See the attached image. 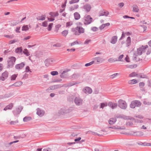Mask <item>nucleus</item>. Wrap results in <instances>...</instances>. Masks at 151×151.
Listing matches in <instances>:
<instances>
[{
	"mask_svg": "<svg viewBox=\"0 0 151 151\" xmlns=\"http://www.w3.org/2000/svg\"><path fill=\"white\" fill-rule=\"evenodd\" d=\"M148 47L147 45H142L138 48L136 53V56L141 55L142 53L145 52Z\"/></svg>",
	"mask_w": 151,
	"mask_h": 151,
	"instance_id": "obj_1",
	"label": "nucleus"
},
{
	"mask_svg": "<svg viewBox=\"0 0 151 151\" xmlns=\"http://www.w3.org/2000/svg\"><path fill=\"white\" fill-rule=\"evenodd\" d=\"M118 106L121 109L125 110L127 108V105L126 101L122 99H119L117 102Z\"/></svg>",
	"mask_w": 151,
	"mask_h": 151,
	"instance_id": "obj_2",
	"label": "nucleus"
},
{
	"mask_svg": "<svg viewBox=\"0 0 151 151\" xmlns=\"http://www.w3.org/2000/svg\"><path fill=\"white\" fill-rule=\"evenodd\" d=\"M16 58L12 56L9 58L7 60V68H12L14 64Z\"/></svg>",
	"mask_w": 151,
	"mask_h": 151,
	"instance_id": "obj_3",
	"label": "nucleus"
},
{
	"mask_svg": "<svg viewBox=\"0 0 151 151\" xmlns=\"http://www.w3.org/2000/svg\"><path fill=\"white\" fill-rule=\"evenodd\" d=\"M92 18L90 15H88L85 17L83 20V22L85 25L91 24L92 22Z\"/></svg>",
	"mask_w": 151,
	"mask_h": 151,
	"instance_id": "obj_4",
	"label": "nucleus"
},
{
	"mask_svg": "<svg viewBox=\"0 0 151 151\" xmlns=\"http://www.w3.org/2000/svg\"><path fill=\"white\" fill-rule=\"evenodd\" d=\"M141 105V102L139 101L135 100L132 101L130 105V107L132 109L136 107L139 106Z\"/></svg>",
	"mask_w": 151,
	"mask_h": 151,
	"instance_id": "obj_5",
	"label": "nucleus"
},
{
	"mask_svg": "<svg viewBox=\"0 0 151 151\" xmlns=\"http://www.w3.org/2000/svg\"><path fill=\"white\" fill-rule=\"evenodd\" d=\"M115 117L116 118H121L125 120H132L133 119V117L129 116H127L123 114H118L115 116Z\"/></svg>",
	"mask_w": 151,
	"mask_h": 151,
	"instance_id": "obj_6",
	"label": "nucleus"
},
{
	"mask_svg": "<svg viewBox=\"0 0 151 151\" xmlns=\"http://www.w3.org/2000/svg\"><path fill=\"white\" fill-rule=\"evenodd\" d=\"M83 100L79 97H76L74 100V102L77 106L81 105L83 103Z\"/></svg>",
	"mask_w": 151,
	"mask_h": 151,
	"instance_id": "obj_7",
	"label": "nucleus"
},
{
	"mask_svg": "<svg viewBox=\"0 0 151 151\" xmlns=\"http://www.w3.org/2000/svg\"><path fill=\"white\" fill-rule=\"evenodd\" d=\"M108 106L113 109L117 108V104L116 103L110 101L108 103Z\"/></svg>",
	"mask_w": 151,
	"mask_h": 151,
	"instance_id": "obj_8",
	"label": "nucleus"
},
{
	"mask_svg": "<svg viewBox=\"0 0 151 151\" xmlns=\"http://www.w3.org/2000/svg\"><path fill=\"white\" fill-rule=\"evenodd\" d=\"M78 83H79L78 82H75L74 81H72L70 82H69L68 83L64 84L62 86L65 87H69L72 86L73 85H75L76 84H78Z\"/></svg>",
	"mask_w": 151,
	"mask_h": 151,
	"instance_id": "obj_9",
	"label": "nucleus"
},
{
	"mask_svg": "<svg viewBox=\"0 0 151 151\" xmlns=\"http://www.w3.org/2000/svg\"><path fill=\"white\" fill-rule=\"evenodd\" d=\"M8 76V73L7 71H5L2 74V76L0 77V80L4 81L7 78Z\"/></svg>",
	"mask_w": 151,
	"mask_h": 151,
	"instance_id": "obj_10",
	"label": "nucleus"
},
{
	"mask_svg": "<svg viewBox=\"0 0 151 151\" xmlns=\"http://www.w3.org/2000/svg\"><path fill=\"white\" fill-rule=\"evenodd\" d=\"M83 8L87 12H89L91 8V5L89 4H86L83 7Z\"/></svg>",
	"mask_w": 151,
	"mask_h": 151,
	"instance_id": "obj_11",
	"label": "nucleus"
},
{
	"mask_svg": "<svg viewBox=\"0 0 151 151\" xmlns=\"http://www.w3.org/2000/svg\"><path fill=\"white\" fill-rule=\"evenodd\" d=\"M109 14V12L107 11H101L99 13V16H105L107 17Z\"/></svg>",
	"mask_w": 151,
	"mask_h": 151,
	"instance_id": "obj_12",
	"label": "nucleus"
},
{
	"mask_svg": "<svg viewBox=\"0 0 151 151\" xmlns=\"http://www.w3.org/2000/svg\"><path fill=\"white\" fill-rule=\"evenodd\" d=\"M83 91L86 94H90L92 92L91 89L88 87H86L83 89Z\"/></svg>",
	"mask_w": 151,
	"mask_h": 151,
	"instance_id": "obj_13",
	"label": "nucleus"
},
{
	"mask_svg": "<svg viewBox=\"0 0 151 151\" xmlns=\"http://www.w3.org/2000/svg\"><path fill=\"white\" fill-rule=\"evenodd\" d=\"M45 114L44 111L42 110L40 108H38L37 109V114L39 116H42Z\"/></svg>",
	"mask_w": 151,
	"mask_h": 151,
	"instance_id": "obj_14",
	"label": "nucleus"
},
{
	"mask_svg": "<svg viewBox=\"0 0 151 151\" xmlns=\"http://www.w3.org/2000/svg\"><path fill=\"white\" fill-rule=\"evenodd\" d=\"M76 29L80 33V35L81 33H84L85 32L84 29L81 27L77 26L76 27Z\"/></svg>",
	"mask_w": 151,
	"mask_h": 151,
	"instance_id": "obj_15",
	"label": "nucleus"
},
{
	"mask_svg": "<svg viewBox=\"0 0 151 151\" xmlns=\"http://www.w3.org/2000/svg\"><path fill=\"white\" fill-rule=\"evenodd\" d=\"M53 60L52 59L48 58L46 59L45 61V65L47 66H49L52 62H53Z\"/></svg>",
	"mask_w": 151,
	"mask_h": 151,
	"instance_id": "obj_16",
	"label": "nucleus"
},
{
	"mask_svg": "<svg viewBox=\"0 0 151 151\" xmlns=\"http://www.w3.org/2000/svg\"><path fill=\"white\" fill-rule=\"evenodd\" d=\"M25 65L24 63H22L20 64H17L15 65V68L16 69L19 70L22 68Z\"/></svg>",
	"mask_w": 151,
	"mask_h": 151,
	"instance_id": "obj_17",
	"label": "nucleus"
},
{
	"mask_svg": "<svg viewBox=\"0 0 151 151\" xmlns=\"http://www.w3.org/2000/svg\"><path fill=\"white\" fill-rule=\"evenodd\" d=\"M131 39L130 37H128L126 41L125 45L127 47H128L131 45Z\"/></svg>",
	"mask_w": 151,
	"mask_h": 151,
	"instance_id": "obj_18",
	"label": "nucleus"
},
{
	"mask_svg": "<svg viewBox=\"0 0 151 151\" xmlns=\"http://www.w3.org/2000/svg\"><path fill=\"white\" fill-rule=\"evenodd\" d=\"M117 40V37L116 36H114L112 37L110 42L112 44H115L116 43Z\"/></svg>",
	"mask_w": 151,
	"mask_h": 151,
	"instance_id": "obj_19",
	"label": "nucleus"
},
{
	"mask_svg": "<svg viewBox=\"0 0 151 151\" xmlns=\"http://www.w3.org/2000/svg\"><path fill=\"white\" fill-rule=\"evenodd\" d=\"M49 15L51 17L54 18L55 17L58 16L59 14L58 12H50L49 13Z\"/></svg>",
	"mask_w": 151,
	"mask_h": 151,
	"instance_id": "obj_20",
	"label": "nucleus"
},
{
	"mask_svg": "<svg viewBox=\"0 0 151 151\" xmlns=\"http://www.w3.org/2000/svg\"><path fill=\"white\" fill-rule=\"evenodd\" d=\"M116 118H111L109 120V123L110 124H114L116 121Z\"/></svg>",
	"mask_w": 151,
	"mask_h": 151,
	"instance_id": "obj_21",
	"label": "nucleus"
},
{
	"mask_svg": "<svg viewBox=\"0 0 151 151\" xmlns=\"http://www.w3.org/2000/svg\"><path fill=\"white\" fill-rule=\"evenodd\" d=\"M13 106V104L10 103L9 105L6 106L4 109V110L6 111L8 109H11Z\"/></svg>",
	"mask_w": 151,
	"mask_h": 151,
	"instance_id": "obj_22",
	"label": "nucleus"
},
{
	"mask_svg": "<svg viewBox=\"0 0 151 151\" xmlns=\"http://www.w3.org/2000/svg\"><path fill=\"white\" fill-rule=\"evenodd\" d=\"M62 87V86H61L60 85H56L51 86L50 88V89L53 90L60 88Z\"/></svg>",
	"mask_w": 151,
	"mask_h": 151,
	"instance_id": "obj_23",
	"label": "nucleus"
},
{
	"mask_svg": "<svg viewBox=\"0 0 151 151\" xmlns=\"http://www.w3.org/2000/svg\"><path fill=\"white\" fill-rule=\"evenodd\" d=\"M21 109L19 108H16L15 110L13 111V112L14 115H16L19 114L21 111Z\"/></svg>",
	"mask_w": 151,
	"mask_h": 151,
	"instance_id": "obj_24",
	"label": "nucleus"
},
{
	"mask_svg": "<svg viewBox=\"0 0 151 151\" xmlns=\"http://www.w3.org/2000/svg\"><path fill=\"white\" fill-rule=\"evenodd\" d=\"M94 60L99 63H101L104 61V59L100 57L95 58Z\"/></svg>",
	"mask_w": 151,
	"mask_h": 151,
	"instance_id": "obj_25",
	"label": "nucleus"
},
{
	"mask_svg": "<svg viewBox=\"0 0 151 151\" xmlns=\"http://www.w3.org/2000/svg\"><path fill=\"white\" fill-rule=\"evenodd\" d=\"M75 19L76 20H78L80 18V14L77 12L75 13L74 14Z\"/></svg>",
	"mask_w": 151,
	"mask_h": 151,
	"instance_id": "obj_26",
	"label": "nucleus"
},
{
	"mask_svg": "<svg viewBox=\"0 0 151 151\" xmlns=\"http://www.w3.org/2000/svg\"><path fill=\"white\" fill-rule=\"evenodd\" d=\"M22 84V82L21 81L17 82L15 83L12 86H14L16 87L20 86Z\"/></svg>",
	"mask_w": 151,
	"mask_h": 151,
	"instance_id": "obj_27",
	"label": "nucleus"
},
{
	"mask_svg": "<svg viewBox=\"0 0 151 151\" xmlns=\"http://www.w3.org/2000/svg\"><path fill=\"white\" fill-rule=\"evenodd\" d=\"M45 17L46 16L45 15H42L37 17V19L38 20H44L45 19Z\"/></svg>",
	"mask_w": 151,
	"mask_h": 151,
	"instance_id": "obj_28",
	"label": "nucleus"
},
{
	"mask_svg": "<svg viewBox=\"0 0 151 151\" xmlns=\"http://www.w3.org/2000/svg\"><path fill=\"white\" fill-rule=\"evenodd\" d=\"M133 11L134 12H139V9L137 6L134 5L133 6Z\"/></svg>",
	"mask_w": 151,
	"mask_h": 151,
	"instance_id": "obj_29",
	"label": "nucleus"
},
{
	"mask_svg": "<svg viewBox=\"0 0 151 151\" xmlns=\"http://www.w3.org/2000/svg\"><path fill=\"white\" fill-rule=\"evenodd\" d=\"M108 106V103L106 102L101 103L100 105V108L103 109L104 107H106Z\"/></svg>",
	"mask_w": 151,
	"mask_h": 151,
	"instance_id": "obj_30",
	"label": "nucleus"
},
{
	"mask_svg": "<svg viewBox=\"0 0 151 151\" xmlns=\"http://www.w3.org/2000/svg\"><path fill=\"white\" fill-rule=\"evenodd\" d=\"M128 68L132 69L133 68H135L137 66V65L136 64L133 65H125Z\"/></svg>",
	"mask_w": 151,
	"mask_h": 151,
	"instance_id": "obj_31",
	"label": "nucleus"
},
{
	"mask_svg": "<svg viewBox=\"0 0 151 151\" xmlns=\"http://www.w3.org/2000/svg\"><path fill=\"white\" fill-rule=\"evenodd\" d=\"M109 128H112V129H125V128H124V127H120L118 126L117 127H116L115 126H113L111 127H109Z\"/></svg>",
	"mask_w": 151,
	"mask_h": 151,
	"instance_id": "obj_32",
	"label": "nucleus"
},
{
	"mask_svg": "<svg viewBox=\"0 0 151 151\" xmlns=\"http://www.w3.org/2000/svg\"><path fill=\"white\" fill-rule=\"evenodd\" d=\"M137 83V80L135 79H132L128 81V83L130 84H133Z\"/></svg>",
	"mask_w": 151,
	"mask_h": 151,
	"instance_id": "obj_33",
	"label": "nucleus"
},
{
	"mask_svg": "<svg viewBox=\"0 0 151 151\" xmlns=\"http://www.w3.org/2000/svg\"><path fill=\"white\" fill-rule=\"evenodd\" d=\"M23 53L25 55L27 56H28L30 55V54L28 50L27 49H24L23 51Z\"/></svg>",
	"mask_w": 151,
	"mask_h": 151,
	"instance_id": "obj_34",
	"label": "nucleus"
},
{
	"mask_svg": "<svg viewBox=\"0 0 151 151\" xmlns=\"http://www.w3.org/2000/svg\"><path fill=\"white\" fill-rule=\"evenodd\" d=\"M80 76V75L79 74H73L72 76V78L74 79H77Z\"/></svg>",
	"mask_w": 151,
	"mask_h": 151,
	"instance_id": "obj_35",
	"label": "nucleus"
},
{
	"mask_svg": "<svg viewBox=\"0 0 151 151\" xmlns=\"http://www.w3.org/2000/svg\"><path fill=\"white\" fill-rule=\"evenodd\" d=\"M22 52V47L17 48L15 50V52L17 53H20Z\"/></svg>",
	"mask_w": 151,
	"mask_h": 151,
	"instance_id": "obj_36",
	"label": "nucleus"
},
{
	"mask_svg": "<svg viewBox=\"0 0 151 151\" xmlns=\"http://www.w3.org/2000/svg\"><path fill=\"white\" fill-rule=\"evenodd\" d=\"M81 44V42H79L78 41L76 40V41H74L73 42L71 43L70 44V46H72L73 45H74L76 44Z\"/></svg>",
	"mask_w": 151,
	"mask_h": 151,
	"instance_id": "obj_37",
	"label": "nucleus"
},
{
	"mask_svg": "<svg viewBox=\"0 0 151 151\" xmlns=\"http://www.w3.org/2000/svg\"><path fill=\"white\" fill-rule=\"evenodd\" d=\"M29 29V28L27 25L23 26L22 27V31H27Z\"/></svg>",
	"mask_w": 151,
	"mask_h": 151,
	"instance_id": "obj_38",
	"label": "nucleus"
},
{
	"mask_svg": "<svg viewBox=\"0 0 151 151\" xmlns=\"http://www.w3.org/2000/svg\"><path fill=\"white\" fill-rule=\"evenodd\" d=\"M68 33V31L67 30H65L63 31L62 32V35L64 36H66L67 35Z\"/></svg>",
	"mask_w": 151,
	"mask_h": 151,
	"instance_id": "obj_39",
	"label": "nucleus"
},
{
	"mask_svg": "<svg viewBox=\"0 0 151 151\" xmlns=\"http://www.w3.org/2000/svg\"><path fill=\"white\" fill-rule=\"evenodd\" d=\"M143 104L145 105H150L151 104V102L147 101L146 100H144L143 101Z\"/></svg>",
	"mask_w": 151,
	"mask_h": 151,
	"instance_id": "obj_40",
	"label": "nucleus"
},
{
	"mask_svg": "<svg viewBox=\"0 0 151 151\" xmlns=\"http://www.w3.org/2000/svg\"><path fill=\"white\" fill-rule=\"evenodd\" d=\"M31 119V117H25L23 118V121L24 122H27Z\"/></svg>",
	"mask_w": 151,
	"mask_h": 151,
	"instance_id": "obj_41",
	"label": "nucleus"
},
{
	"mask_svg": "<svg viewBox=\"0 0 151 151\" xmlns=\"http://www.w3.org/2000/svg\"><path fill=\"white\" fill-rule=\"evenodd\" d=\"M79 1V0H71V1H69V4H72L78 2Z\"/></svg>",
	"mask_w": 151,
	"mask_h": 151,
	"instance_id": "obj_42",
	"label": "nucleus"
},
{
	"mask_svg": "<svg viewBox=\"0 0 151 151\" xmlns=\"http://www.w3.org/2000/svg\"><path fill=\"white\" fill-rule=\"evenodd\" d=\"M65 112V110L64 109H61L59 111V113L61 114H64Z\"/></svg>",
	"mask_w": 151,
	"mask_h": 151,
	"instance_id": "obj_43",
	"label": "nucleus"
},
{
	"mask_svg": "<svg viewBox=\"0 0 151 151\" xmlns=\"http://www.w3.org/2000/svg\"><path fill=\"white\" fill-rule=\"evenodd\" d=\"M108 61L110 63H112L117 61L116 60L112 58H110L108 60Z\"/></svg>",
	"mask_w": 151,
	"mask_h": 151,
	"instance_id": "obj_44",
	"label": "nucleus"
},
{
	"mask_svg": "<svg viewBox=\"0 0 151 151\" xmlns=\"http://www.w3.org/2000/svg\"><path fill=\"white\" fill-rule=\"evenodd\" d=\"M53 25V23H50L48 26V27L47 28V30L48 31H50L51 30V29L52 28V26Z\"/></svg>",
	"mask_w": 151,
	"mask_h": 151,
	"instance_id": "obj_45",
	"label": "nucleus"
},
{
	"mask_svg": "<svg viewBox=\"0 0 151 151\" xmlns=\"http://www.w3.org/2000/svg\"><path fill=\"white\" fill-rule=\"evenodd\" d=\"M133 119H132V120H131L134 121V122H137V123H142V121L141 120H138V119H135L134 118H133Z\"/></svg>",
	"mask_w": 151,
	"mask_h": 151,
	"instance_id": "obj_46",
	"label": "nucleus"
},
{
	"mask_svg": "<svg viewBox=\"0 0 151 151\" xmlns=\"http://www.w3.org/2000/svg\"><path fill=\"white\" fill-rule=\"evenodd\" d=\"M124 57V55L122 54L121 55H120L119 58L118 60H116L117 61H122V59Z\"/></svg>",
	"mask_w": 151,
	"mask_h": 151,
	"instance_id": "obj_47",
	"label": "nucleus"
},
{
	"mask_svg": "<svg viewBox=\"0 0 151 151\" xmlns=\"http://www.w3.org/2000/svg\"><path fill=\"white\" fill-rule=\"evenodd\" d=\"M50 74L52 76H55L58 74V72L57 71H52L51 72Z\"/></svg>",
	"mask_w": 151,
	"mask_h": 151,
	"instance_id": "obj_48",
	"label": "nucleus"
},
{
	"mask_svg": "<svg viewBox=\"0 0 151 151\" xmlns=\"http://www.w3.org/2000/svg\"><path fill=\"white\" fill-rule=\"evenodd\" d=\"M136 74L135 72H133L129 74V77H133L134 76H136Z\"/></svg>",
	"mask_w": 151,
	"mask_h": 151,
	"instance_id": "obj_49",
	"label": "nucleus"
},
{
	"mask_svg": "<svg viewBox=\"0 0 151 151\" xmlns=\"http://www.w3.org/2000/svg\"><path fill=\"white\" fill-rule=\"evenodd\" d=\"M13 95V94L12 93H9L5 95V98H8L12 96Z\"/></svg>",
	"mask_w": 151,
	"mask_h": 151,
	"instance_id": "obj_50",
	"label": "nucleus"
},
{
	"mask_svg": "<svg viewBox=\"0 0 151 151\" xmlns=\"http://www.w3.org/2000/svg\"><path fill=\"white\" fill-rule=\"evenodd\" d=\"M126 35V34H125V33L124 32H122V34L121 37L119 39V40H122L123 39L124 37H125Z\"/></svg>",
	"mask_w": 151,
	"mask_h": 151,
	"instance_id": "obj_51",
	"label": "nucleus"
},
{
	"mask_svg": "<svg viewBox=\"0 0 151 151\" xmlns=\"http://www.w3.org/2000/svg\"><path fill=\"white\" fill-rule=\"evenodd\" d=\"M17 76V75L14 74L12 75L11 77V79L12 80H14L16 79V78Z\"/></svg>",
	"mask_w": 151,
	"mask_h": 151,
	"instance_id": "obj_52",
	"label": "nucleus"
},
{
	"mask_svg": "<svg viewBox=\"0 0 151 151\" xmlns=\"http://www.w3.org/2000/svg\"><path fill=\"white\" fill-rule=\"evenodd\" d=\"M47 21H45L42 23V26L44 27H47Z\"/></svg>",
	"mask_w": 151,
	"mask_h": 151,
	"instance_id": "obj_53",
	"label": "nucleus"
},
{
	"mask_svg": "<svg viewBox=\"0 0 151 151\" xmlns=\"http://www.w3.org/2000/svg\"><path fill=\"white\" fill-rule=\"evenodd\" d=\"M94 62V61H93L89 63H86V64H85V66L86 67H88V66H90Z\"/></svg>",
	"mask_w": 151,
	"mask_h": 151,
	"instance_id": "obj_54",
	"label": "nucleus"
},
{
	"mask_svg": "<svg viewBox=\"0 0 151 151\" xmlns=\"http://www.w3.org/2000/svg\"><path fill=\"white\" fill-rule=\"evenodd\" d=\"M17 42V40H12L10 41L9 42V44H12L16 42Z\"/></svg>",
	"mask_w": 151,
	"mask_h": 151,
	"instance_id": "obj_55",
	"label": "nucleus"
},
{
	"mask_svg": "<svg viewBox=\"0 0 151 151\" xmlns=\"http://www.w3.org/2000/svg\"><path fill=\"white\" fill-rule=\"evenodd\" d=\"M143 133L141 132H137L136 135L138 136H142L143 135Z\"/></svg>",
	"mask_w": 151,
	"mask_h": 151,
	"instance_id": "obj_56",
	"label": "nucleus"
},
{
	"mask_svg": "<svg viewBox=\"0 0 151 151\" xmlns=\"http://www.w3.org/2000/svg\"><path fill=\"white\" fill-rule=\"evenodd\" d=\"M5 37L10 39H12L14 37L13 35H4Z\"/></svg>",
	"mask_w": 151,
	"mask_h": 151,
	"instance_id": "obj_57",
	"label": "nucleus"
},
{
	"mask_svg": "<svg viewBox=\"0 0 151 151\" xmlns=\"http://www.w3.org/2000/svg\"><path fill=\"white\" fill-rule=\"evenodd\" d=\"M25 71L27 72H31V71H30V68L29 66H27L25 68Z\"/></svg>",
	"mask_w": 151,
	"mask_h": 151,
	"instance_id": "obj_58",
	"label": "nucleus"
},
{
	"mask_svg": "<svg viewBox=\"0 0 151 151\" xmlns=\"http://www.w3.org/2000/svg\"><path fill=\"white\" fill-rule=\"evenodd\" d=\"M126 125L129 126H132L133 125V123L132 122H126Z\"/></svg>",
	"mask_w": 151,
	"mask_h": 151,
	"instance_id": "obj_59",
	"label": "nucleus"
},
{
	"mask_svg": "<svg viewBox=\"0 0 151 151\" xmlns=\"http://www.w3.org/2000/svg\"><path fill=\"white\" fill-rule=\"evenodd\" d=\"M72 24V22H68L66 23V27H69Z\"/></svg>",
	"mask_w": 151,
	"mask_h": 151,
	"instance_id": "obj_60",
	"label": "nucleus"
},
{
	"mask_svg": "<svg viewBox=\"0 0 151 151\" xmlns=\"http://www.w3.org/2000/svg\"><path fill=\"white\" fill-rule=\"evenodd\" d=\"M139 86L141 87H142L145 86V83L143 82H141L139 83Z\"/></svg>",
	"mask_w": 151,
	"mask_h": 151,
	"instance_id": "obj_61",
	"label": "nucleus"
},
{
	"mask_svg": "<svg viewBox=\"0 0 151 151\" xmlns=\"http://www.w3.org/2000/svg\"><path fill=\"white\" fill-rule=\"evenodd\" d=\"M53 46L54 47H60L61 46V45L60 43H57L55 44H54L53 45Z\"/></svg>",
	"mask_w": 151,
	"mask_h": 151,
	"instance_id": "obj_62",
	"label": "nucleus"
},
{
	"mask_svg": "<svg viewBox=\"0 0 151 151\" xmlns=\"http://www.w3.org/2000/svg\"><path fill=\"white\" fill-rule=\"evenodd\" d=\"M91 41L90 40H86L84 42V44L85 45L88 44Z\"/></svg>",
	"mask_w": 151,
	"mask_h": 151,
	"instance_id": "obj_63",
	"label": "nucleus"
},
{
	"mask_svg": "<svg viewBox=\"0 0 151 151\" xmlns=\"http://www.w3.org/2000/svg\"><path fill=\"white\" fill-rule=\"evenodd\" d=\"M91 29L93 31L95 32L97 30V28L96 27H93L91 28Z\"/></svg>",
	"mask_w": 151,
	"mask_h": 151,
	"instance_id": "obj_64",
	"label": "nucleus"
}]
</instances>
